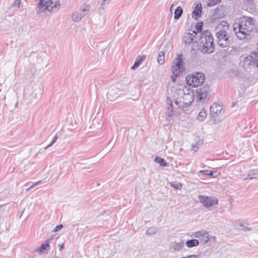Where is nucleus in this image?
Wrapping results in <instances>:
<instances>
[{"instance_id":"obj_1","label":"nucleus","mask_w":258,"mask_h":258,"mask_svg":"<svg viewBox=\"0 0 258 258\" xmlns=\"http://www.w3.org/2000/svg\"><path fill=\"white\" fill-rule=\"evenodd\" d=\"M254 20L250 17L242 16L238 19L233 25V31L237 39L248 41L252 37Z\"/></svg>"},{"instance_id":"obj_2","label":"nucleus","mask_w":258,"mask_h":258,"mask_svg":"<svg viewBox=\"0 0 258 258\" xmlns=\"http://www.w3.org/2000/svg\"><path fill=\"white\" fill-rule=\"evenodd\" d=\"M198 37L201 51L208 54L213 52L215 48L214 39L211 32L209 30H205L200 33Z\"/></svg>"},{"instance_id":"obj_3","label":"nucleus","mask_w":258,"mask_h":258,"mask_svg":"<svg viewBox=\"0 0 258 258\" xmlns=\"http://www.w3.org/2000/svg\"><path fill=\"white\" fill-rule=\"evenodd\" d=\"M177 95L174 99V103L180 109L188 107L194 100V92L186 89L185 90H179Z\"/></svg>"},{"instance_id":"obj_4","label":"nucleus","mask_w":258,"mask_h":258,"mask_svg":"<svg viewBox=\"0 0 258 258\" xmlns=\"http://www.w3.org/2000/svg\"><path fill=\"white\" fill-rule=\"evenodd\" d=\"M59 6V0H40L37 8L38 12L41 13L46 10L49 12L57 10Z\"/></svg>"},{"instance_id":"obj_5","label":"nucleus","mask_w":258,"mask_h":258,"mask_svg":"<svg viewBox=\"0 0 258 258\" xmlns=\"http://www.w3.org/2000/svg\"><path fill=\"white\" fill-rule=\"evenodd\" d=\"M205 76L204 73L197 72L188 75L186 77V81L187 84L194 87L201 86L204 82Z\"/></svg>"},{"instance_id":"obj_6","label":"nucleus","mask_w":258,"mask_h":258,"mask_svg":"<svg viewBox=\"0 0 258 258\" xmlns=\"http://www.w3.org/2000/svg\"><path fill=\"white\" fill-rule=\"evenodd\" d=\"M241 67L246 69L252 66L258 68V52H252L250 55L245 57L240 63Z\"/></svg>"},{"instance_id":"obj_7","label":"nucleus","mask_w":258,"mask_h":258,"mask_svg":"<svg viewBox=\"0 0 258 258\" xmlns=\"http://www.w3.org/2000/svg\"><path fill=\"white\" fill-rule=\"evenodd\" d=\"M198 198L200 202L207 209H211L218 204V200L216 197L201 195Z\"/></svg>"},{"instance_id":"obj_8","label":"nucleus","mask_w":258,"mask_h":258,"mask_svg":"<svg viewBox=\"0 0 258 258\" xmlns=\"http://www.w3.org/2000/svg\"><path fill=\"white\" fill-rule=\"evenodd\" d=\"M202 29L200 27L197 28V32L196 31H191V32L185 33L183 34L182 41L186 45H190L192 43L198 42V31H201Z\"/></svg>"},{"instance_id":"obj_9","label":"nucleus","mask_w":258,"mask_h":258,"mask_svg":"<svg viewBox=\"0 0 258 258\" xmlns=\"http://www.w3.org/2000/svg\"><path fill=\"white\" fill-rule=\"evenodd\" d=\"M183 70V61L181 55L178 54L176 60L173 62L172 72L174 76L177 77Z\"/></svg>"},{"instance_id":"obj_10","label":"nucleus","mask_w":258,"mask_h":258,"mask_svg":"<svg viewBox=\"0 0 258 258\" xmlns=\"http://www.w3.org/2000/svg\"><path fill=\"white\" fill-rule=\"evenodd\" d=\"M229 28V25L227 22H221L215 29V35L224 36V34L228 33Z\"/></svg>"},{"instance_id":"obj_11","label":"nucleus","mask_w":258,"mask_h":258,"mask_svg":"<svg viewBox=\"0 0 258 258\" xmlns=\"http://www.w3.org/2000/svg\"><path fill=\"white\" fill-rule=\"evenodd\" d=\"M210 92V86L205 85L196 90L197 94L200 101H205L208 97Z\"/></svg>"},{"instance_id":"obj_12","label":"nucleus","mask_w":258,"mask_h":258,"mask_svg":"<svg viewBox=\"0 0 258 258\" xmlns=\"http://www.w3.org/2000/svg\"><path fill=\"white\" fill-rule=\"evenodd\" d=\"M216 41L218 45L222 47H225L229 45L230 41L228 34H224V36L215 35Z\"/></svg>"},{"instance_id":"obj_13","label":"nucleus","mask_w":258,"mask_h":258,"mask_svg":"<svg viewBox=\"0 0 258 258\" xmlns=\"http://www.w3.org/2000/svg\"><path fill=\"white\" fill-rule=\"evenodd\" d=\"M119 90L115 87H111L109 88L107 93V98L110 101H114L118 98V93Z\"/></svg>"},{"instance_id":"obj_14","label":"nucleus","mask_w":258,"mask_h":258,"mask_svg":"<svg viewBox=\"0 0 258 258\" xmlns=\"http://www.w3.org/2000/svg\"><path fill=\"white\" fill-rule=\"evenodd\" d=\"M222 107L221 105L214 103L210 107V115L212 117H216L221 114Z\"/></svg>"},{"instance_id":"obj_15","label":"nucleus","mask_w":258,"mask_h":258,"mask_svg":"<svg viewBox=\"0 0 258 258\" xmlns=\"http://www.w3.org/2000/svg\"><path fill=\"white\" fill-rule=\"evenodd\" d=\"M88 11L89 10L87 9H83L80 12H76L72 15L73 20L76 22L79 21L85 16Z\"/></svg>"},{"instance_id":"obj_16","label":"nucleus","mask_w":258,"mask_h":258,"mask_svg":"<svg viewBox=\"0 0 258 258\" xmlns=\"http://www.w3.org/2000/svg\"><path fill=\"white\" fill-rule=\"evenodd\" d=\"M202 6L201 4L197 5L195 8V10L192 12V17L196 20H198L201 17L202 12Z\"/></svg>"},{"instance_id":"obj_17","label":"nucleus","mask_w":258,"mask_h":258,"mask_svg":"<svg viewBox=\"0 0 258 258\" xmlns=\"http://www.w3.org/2000/svg\"><path fill=\"white\" fill-rule=\"evenodd\" d=\"M258 178V169H252L250 170L247 174V177L244 179H252Z\"/></svg>"},{"instance_id":"obj_18","label":"nucleus","mask_w":258,"mask_h":258,"mask_svg":"<svg viewBox=\"0 0 258 258\" xmlns=\"http://www.w3.org/2000/svg\"><path fill=\"white\" fill-rule=\"evenodd\" d=\"M146 56L145 55L142 56H141L140 55L138 56L136 58V61L134 65L132 67L131 69L132 70L136 69L143 62Z\"/></svg>"},{"instance_id":"obj_19","label":"nucleus","mask_w":258,"mask_h":258,"mask_svg":"<svg viewBox=\"0 0 258 258\" xmlns=\"http://www.w3.org/2000/svg\"><path fill=\"white\" fill-rule=\"evenodd\" d=\"M49 247V245H48V241H45L44 243L41 245L40 248L38 250H36V251L39 250L40 253H47V248Z\"/></svg>"},{"instance_id":"obj_20","label":"nucleus","mask_w":258,"mask_h":258,"mask_svg":"<svg viewBox=\"0 0 258 258\" xmlns=\"http://www.w3.org/2000/svg\"><path fill=\"white\" fill-rule=\"evenodd\" d=\"M183 13L182 9L180 7H178L174 11V18L175 20H178L181 16Z\"/></svg>"},{"instance_id":"obj_21","label":"nucleus","mask_w":258,"mask_h":258,"mask_svg":"<svg viewBox=\"0 0 258 258\" xmlns=\"http://www.w3.org/2000/svg\"><path fill=\"white\" fill-rule=\"evenodd\" d=\"M183 246H184V242H174L172 245V248L174 250L179 251L182 248V247Z\"/></svg>"},{"instance_id":"obj_22","label":"nucleus","mask_w":258,"mask_h":258,"mask_svg":"<svg viewBox=\"0 0 258 258\" xmlns=\"http://www.w3.org/2000/svg\"><path fill=\"white\" fill-rule=\"evenodd\" d=\"M199 244V242L197 239H190L186 242V245L188 247H192Z\"/></svg>"},{"instance_id":"obj_23","label":"nucleus","mask_w":258,"mask_h":258,"mask_svg":"<svg viewBox=\"0 0 258 258\" xmlns=\"http://www.w3.org/2000/svg\"><path fill=\"white\" fill-rule=\"evenodd\" d=\"M154 161L161 166L166 167L168 165L167 163L165 162L164 159L157 156L155 157Z\"/></svg>"},{"instance_id":"obj_24","label":"nucleus","mask_w":258,"mask_h":258,"mask_svg":"<svg viewBox=\"0 0 258 258\" xmlns=\"http://www.w3.org/2000/svg\"><path fill=\"white\" fill-rule=\"evenodd\" d=\"M207 112L205 109H202L199 112L198 119L201 121H203L207 116Z\"/></svg>"},{"instance_id":"obj_25","label":"nucleus","mask_w":258,"mask_h":258,"mask_svg":"<svg viewBox=\"0 0 258 258\" xmlns=\"http://www.w3.org/2000/svg\"><path fill=\"white\" fill-rule=\"evenodd\" d=\"M200 240L203 243L205 244L209 240L208 233L207 232H202Z\"/></svg>"},{"instance_id":"obj_26","label":"nucleus","mask_w":258,"mask_h":258,"mask_svg":"<svg viewBox=\"0 0 258 258\" xmlns=\"http://www.w3.org/2000/svg\"><path fill=\"white\" fill-rule=\"evenodd\" d=\"M164 55L165 54L163 51H160L158 54L157 61L160 64H163L164 62Z\"/></svg>"},{"instance_id":"obj_27","label":"nucleus","mask_w":258,"mask_h":258,"mask_svg":"<svg viewBox=\"0 0 258 258\" xmlns=\"http://www.w3.org/2000/svg\"><path fill=\"white\" fill-rule=\"evenodd\" d=\"M167 103H168L169 102L170 103V104H169V105L167 107V109L168 110V116L169 117H171L173 115V111H172V109H173L172 105L171 103V101L170 99L167 100Z\"/></svg>"},{"instance_id":"obj_28","label":"nucleus","mask_w":258,"mask_h":258,"mask_svg":"<svg viewBox=\"0 0 258 258\" xmlns=\"http://www.w3.org/2000/svg\"><path fill=\"white\" fill-rule=\"evenodd\" d=\"M156 232V228L155 227H149L147 231L146 234L148 236H151L155 234Z\"/></svg>"},{"instance_id":"obj_29","label":"nucleus","mask_w":258,"mask_h":258,"mask_svg":"<svg viewBox=\"0 0 258 258\" xmlns=\"http://www.w3.org/2000/svg\"><path fill=\"white\" fill-rule=\"evenodd\" d=\"M170 184L176 189H180L182 188V184L180 182H171Z\"/></svg>"},{"instance_id":"obj_30","label":"nucleus","mask_w":258,"mask_h":258,"mask_svg":"<svg viewBox=\"0 0 258 258\" xmlns=\"http://www.w3.org/2000/svg\"><path fill=\"white\" fill-rule=\"evenodd\" d=\"M202 142L198 141L195 144H193L192 145V150L195 152H197L200 146H202Z\"/></svg>"},{"instance_id":"obj_31","label":"nucleus","mask_w":258,"mask_h":258,"mask_svg":"<svg viewBox=\"0 0 258 258\" xmlns=\"http://www.w3.org/2000/svg\"><path fill=\"white\" fill-rule=\"evenodd\" d=\"M220 2V0H209V2L207 4L208 7H213L217 5L218 3Z\"/></svg>"},{"instance_id":"obj_32","label":"nucleus","mask_w":258,"mask_h":258,"mask_svg":"<svg viewBox=\"0 0 258 258\" xmlns=\"http://www.w3.org/2000/svg\"><path fill=\"white\" fill-rule=\"evenodd\" d=\"M200 172L204 173L205 175L213 176V172L211 171V170H200Z\"/></svg>"},{"instance_id":"obj_33","label":"nucleus","mask_w":258,"mask_h":258,"mask_svg":"<svg viewBox=\"0 0 258 258\" xmlns=\"http://www.w3.org/2000/svg\"><path fill=\"white\" fill-rule=\"evenodd\" d=\"M21 0H15L13 3H12V6L13 7H17L19 8L20 7V4H21Z\"/></svg>"},{"instance_id":"obj_34","label":"nucleus","mask_w":258,"mask_h":258,"mask_svg":"<svg viewBox=\"0 0 258 258\" xmlns=\"http://www.w3.org/2000/svg\"><path fill=\"white\" fill-rule=\"evenodd\" d=\"M40 182H41V181H38L36 182H35L34 184H32V185H31L29 187H28L27 189V191H29L31 188H33L34 186L37 185L38 184H39Z\"/></svg>"},{"instance_id":"obj_35","label":"nucleus","mask_w":258,"mask_h":258,"mask_svg":"<svg viewBox=\"0 0 258 258\" xmlns=\"http://www.w3.org/2000/svg\"><path fill=\"white\" fill-rule=\"evenodd\" d=\"M62 227L63 225L62 224L58 225L55 227L54 229L53 230V231L57 232L59 230H60L62 228Z\"/></svg>"},{"instance_id":"obj_36","label":"nucleus","mask_w":258,"mask_h":258,"mask_svg":"<svg viewBox=\"0 0 258 258\" xmlns=\"http://www.w3.org/2000/svg\"><path fill=\"white\" fill-rule=\"evenodd\" d=\"M202 233V231H199V232H196L194 234V236L196 238H201Z\"/></svg>"},{"instance_id":"obj_37","label":"nucleus","mask_w":258,"mask_h":258,"mask_svg":"<svg viewBox=\"0 0 258 258\" xmlns=\"http://www.w3.org/2000/svg\"><path fill=\"white\" fill-rule=\"evenodd\" d=\"M242 230L244 231H248L252 230V228L248 227H243Z\"/></svg>"},{"instance_id":"obj_38","label":"nucleus","mask_w":258,"mask_h":258,"mask_svg":"<svg viewBox=\"0 0 258 258\" xmlns=\"http://www.w3.org/2000/svg\"><path fill=\"white\" fill-rule=\"evenodd\" d=\"M59 134V133H57L54 136V137H53V140L55 142L58 138V134Z\"/></svg>"},{"instance_id":"obj_39","label":"nucleus","mask_w":258,"mask_h":258,"mask_svg":"<svg viewBox=\"0 0 258 258\" xmlns=\"http://www.w3.org/2000/svg\"><path fill=\"white\" fill-rule=\"evenodd\" d=\"M55 143V142L52 140V142L47 146H46L45 148H44V150H46V149H47L48 148H49L50 147H51L54 143Z\"/></svg>"},{"instance_id":"obj_40","label":"nucleus","mask_w":258,"mask_h":258,"mask_svg":"<svg viewBox=\"0 0 258 258\" xmlns=\"http://www.w3.org/2000/svg\"><path fill=\"white\" fill-rule=\"evenodd\" d=\"M55 143V142L52 140V142L47 146H46L45 148H44V150H46V149H47L48 148H49L50 147H51L54 143Z\"/></svg>"},{"instance_id":"obj_41","label":"nucleus","mask_w":258,"mask_h":258,"mask_svg":"<svg viewBox=\"0 0 258 258\" xmlns=\"http://www.w3.org/2000/svg\"><path fill=\"white\" fill-rule=\"evenodd\" d=\"M55 143V142L52 140V142L47 146H46L45 148H44V150H46V149H47L48 148H49L50 147H51L54 143Z\"/></svg>"},{"instance_id":"obj_42","label":"nucleus","mask_w":258,"mask_h":258,"mask_svg":"<svg viewBox=\"0 0 258 258\" xmlns=\"http://www.w3.org/2000/svg\"><path fill=\"white\" fill-rule=\"evenodd\" d=\"M55 143V142L52 140V142L47 146H46L45 148H44V150H46V149H47L48 148H49L50 147H51L54 143Z\"/></svg>"},{"instance_id":"obj_43","label":"nucleus","mask_w":258,"mask_h":258,"mask_svg":"<svg viewBox=\"0 0 258 258\" xmlns=\"http://www.w3.org/2000/svg\"><path fill=\"white\" fill-rule=\"evenodd\" d=\"M55 143V142L52 140V142L47 146H46L45 148H44V150H46V149H47L48 148H49L50 147H51L54 143Z\"/></svg>"},{"instance_id":"obj_44","label":"nucleus","mask_w":258,"mask_h":258,"mask_svg":"<svg viewBox=\"0 0 258 258\" xmlns=\"http://www.w3.org/2000/svg\"><path fill=\"white\" fill-rule=\"evenodd\" d=\"M176 77H175L173 75L172 76H171V79L173 82H175L176 81Z\"/></svg>"},{"instance_id":"obj_45","label":"nucleus","mask_w":258,"mask_h":258,"mask_svg":"<svg viewBox=\"0 0 258 258\" xmlns=\"http://www.w3.org/2000/svg\"><path fill=\"white\" fill-rule=\"evenodd\" d=\"M187 256V258H198V256L196 255H189Z\"/></svg>"},{"instance_id":"obj_46","label":"nucleus","mask_w":258,"mask_h":258,"mask_svg":"<svg viewBox=\"0 0 258 258\" xmlns=\"http://www.w3.org/2000/svg\"><path fill=\"white\" fill-rule=\"evenodd\" d=\"M218 11V8L215 9V15H214V17H215L214 19H216V18H218L219 17H217L216 15H217V11Z\"/></svg>"},{"instance_id":"obj_47","label":"nucleus","mask_w":258,"mask_h":258,"mask_svg":"<svg viewBox=\"0 0 258 258\" xmlns=\"http://www.w3.org/2000/svg\"><path fill=\"white\" fill-rule=\"evenodd\" d=\"M53 239V237H51V238H48L47 240H46V241H48V245H49V242L50 241Z\"/></svg>"},{"instance_id":"obj_48","label":"nucleus","mask_w":258,"mask_h":258,"mask_svg":"<svg viewBox=\"0 0 258 258\" xmlns=\"http://www.w3.org/2000/svg\"><path fill=\"white\" fill-rule=\"evenodd\" d=\"M58 246H59V248H59L60 250H61L63 248V244H61V245H59Z\"/></svg>"},{"instance_id":"obj_49","label":"nucleus","mask_w":258,"mask_h":258,"mask_svg":"<svg viewBox=\"0 0 258 258\" xmlns=\"http://www.w3.org/2000/svg\"><path fill=\"white\" fill-rule=\"evenodd\" d=\"M24 210H25V209H24V210H23V212H22V214H21V215H20V218H21L22 215V214H23V213H24Z\"/></svg>"},{"instance_id":"obj_50","label":"nucleus","mask_w":258,"mask_h":258,"mask_svg":"<svg viewBox=\"0 0 258 258\" xmlns=\"http://www.w3.org/2000/svg\"><path fill=\"white\" fill-rule=\"evenodd\" d=\"M181 258H187V256H185V257H181Z\"/></svg>"},{"instance_id":"obj_51","label":"nucleus","mask_w":258,"mask_h":258,"mask_svg":"<svg viewBox=\"0 0 258 258\" xmlns=\"http://www.w3.org/2000/svg\"><path fill=\"white\" fill-rule=\"evenodd\" d=\"M256 31H257V32L258 33V29H257Z\"/></svg>"}]
</instances>
